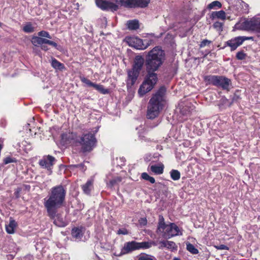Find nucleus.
<instances>
[{"instance_id":"nucleus-1","label":"nucleus","mask_w":260,"mask_h":260,"mask_svg":"<svg viewBox=\"0 0 260 260\" xmlns=\"http://www.w3.org/2000/svg\"><path fill=\"white\" fill-rule=\"evenodd\" d=\"M165 60V52L158 47H154L148 52L145 58L146 75L138 90L141 96L144 95L154 88L158 81L155 72L158 70Z\"/></svg>"},{"instance_id":"nucleus-2","label":"nucleus","mask_w":260,"mask_h":260,"mask_svg":"<svg viewBox=\"0 0 260 260\" xmlns=\"http://www.w3.org/2000/svg\"><path fill=\"white\" fill-rule=\"evenodd\" d=\"M67 188L61 184L54 186L50 189L47 197L44 200V206L50 218H53L57 210L64 206Z\"/></svg>"},{"instance_id":"nucleus-3","label":"nucleus","mask_w":260,"mask_h":260,"mask_svg":"<svg viewBox=\"0 0 260 260\" xmlns=\"http://www.w3.org/2000/svg\"><path fill=\"white\" fill-rule=\"evenodd\" d=\"M166 88L161 86L150 99L148 106L147 117L153 119L157 117L166 102Z\"/></svg>"},{"instance_id":"nucleus-4","label":"nucleus","mask_w":260,"mask_h":260,"mask_svg":"<svg viewBox=\"0 0 260 260\" xmlns=\"http://www.w3.org/2000/svg\"><path fill=\"white\" fill-rule=\"evenodd\" d=\"M150 3V0H116V4L108 2L107 10L116 11L119 9V5L129 9L145 8Z\"/></svg>"},{"instance_id":"nucleus-5","label":"nucleus","mask_w":260,"mask_h":260,"mask_svg":"<svg viewBox=\"0 0 260 260\" xmlns=\"http://www.w3.org/2000/svg\"><path fill=\"white\" fill-rule=\"evenodd\" d=\"M96 143L95 135L89 132L83 134L81 137H78L77 145L81 146V150L83 153H86L91 151L95 147Z\"/></svg>"},{"instance_id":"nucleus-6","label":"nucleus","mask_w":260,"mask_h":260,"mask_svg":"<svg viewBox=\"0 0 260 260\" xmlns=\"http://www.w3.org/2000/svg\"><path fill=\"white\" fill-rule=\"evenodd\" d=\"M212 84L229 91L232 82L230 79L224 76H212Z\"/></svg>"},{"instance_id":"nucleus-7","label":"nucleus","mask_w":260,"mask_h":260,"mask_svg":"<svg viewBox=\"0 0 260 260\" xmlns=\"http://www.w3.org/2000/svg\"><path fill=\"white\" fill-rule=\"evenodd\" d=\"M244 29L252 30L259 34L260 36V18H253L249 20H245L242 23Z\"/></svg>"},{"instance_id":"nucleus-8","label":"nucleus","mask_w":260,"mask_h":260,"mask_svg":"<svg viewBox=\"0 0 260 260\" xmlns=\"http://www.w3.org/2000/svg\"><path fill=\"white\" fill-rule=\"evenodd\" d=\"M252 37L239 36L225 42V45L231 48V51H234L246 40H252Z\"/></svg>"},{"instance_id":"nucleus-9","label":"nucleus","mask_w":260,"mask_h":260,"mask_svg":"<svg viewBox=\"0 0 260 260\" xmlns=\"http://www.w3.org/2000/svg\"><path fill=\"white\" fill-rule=\"evenodd\" d=\"M61 143L62 145L74 144L77 145L78 136L76 133H64L61 135Z\"/></svg>"},{"instance_id":"nucleus-10","label":"nucleus","mask_w":260,"mask_h":260,"mask_svg":"<svg viewBox=\"0 0 260 260\" xmlns=\"http://www.w3.org/2000/svg\"><path fill=\"white\" fill-rule=\"evenodd\" d=\"M182 235L179 227L174 223H170L164 231L166 238H170L172 237Z\"/></svg>"},{"instance_id":"nucleus-11","label":"nucleus","mask_w":260,"mask_h":260,"mask_svg":"<svg viewBox=\"0 0 260 260\" xmlns=\"http://www.w3.org/2000/svg\"><path fill=\"white\" fill-rule=\"evenodd\" d=\"M80 78L82 83L86 84L88 86L93 87L101 93L106 94L109 93V90L108 89H105L103 85L93 83L90 80L84 77H80Z\"/></svg>"},{"instance_id":"nucleus-12","label":"nucleus","mask_w":260,"mask_h":260,"mask_svg":"<svg viewBox=\"0 0 260 260\" xmlns=\"http://www.w3.org/2000/svg\"><path fill=\"white\" fill-rule=\"evenodd\" d=\"M55 160L54 157L48 155L46 156H44L42 159L40 160L39 164L42 168L46 169L48 171H51Z\"/></svg>"},{"instance_id":"nucleus-13","label":"nucleus","mask_w":260,"mask_h":260,"mask_svg":"<svg viewBox=\"0 0 260 260\" xmlns=\"http://www.w3.org/2000/svg\"><path fill=\"white\" fill-rule=\"evenodd\" d=\"M138 250L137 242L132 241L125 242L123 247L121 249L119 256H121L129 253L134 251Z\"/></svg>"},{"instance_id":"nucleus-14","label":"nucleus","mask_w":260,"mask_h":260,"mask_svg":"<svg viewBox=\"0 0 260 260\" xmlns=\"http://www.w3.org/2000/svg\"><path fill=\"white\" fill-rule=\"evenodd\" d=\"M140 73L132 70L127 72V79L126 80V86L127 87H132L136 82Z\"/></svg>"},{"instance_id":"nucleus-15","label":"nucleus","mask_w":260,"mask_h":260,"mask_svg":"<svg viewBox=\"0 0 260 260\" xmlns=\"http://www.w3.org/2000/svg\"><path fill=\"white\" fill-rule=\"evenodd\" d=\"M144 65L145 66V59L141 55H137L134 58L131 70L140 73Z\"/></svg>"},{"instance_id":"nucleus-16","label":"nucleus","mask_w":260,"mask_h":260,"mask_svg":"<svg viewBox=\"0 0 260 260\" xmlns=\"http://www.w3.org/2000/svg\"><path fill=\"white\" fill-rule=\"evenodd\" d=\"M84 231L85 228L82 226L74 227L71 231L72 236L77 239H81L84 235Z\"/></svg>"},{"instance_id":"nucleus-17","label":"nucleus","mask_w":260,"mask_h":260,"mask_svg":"<svg viewBox=\"0 0 260 260\" xmlns=\"http://www.w3.org/2000/svg\"><path fill=\"white\" fill-rule=\"evenodd\" d=\"M53 220V223L59 227H64L67 225L64 219L61 217L59 214L55 213V215L53 218H50Z\"/></svg>"},{"instance_id":"nucleus-18","label":"nucleus","mask_w":260,"mask_h":260,"mask_svg":"<svg viewBox=\"0 0 260 260\" xmlns=\"http://www.w3.org/2000/svg\"><path fill=\"white\" fill-rule=\"evenodd\" d=\"M17 223L16 221L12 218H10V222L7 225H6V231L7 233L9 234H13L15 232V230L17 226Z\"/></svg>"},{"instance_id":"nucleus-19","label":"nucleus","mask_w":260,"mask_h":260,"mask_svg":"<svg viewBox=\"0 0 260 260\" xmlns=\"http://www.w3.org/2000/svg\"><path fill=\"white\" fill-rule=\"evenodd\" d=\"M136 44V48L138 49L144 50L146 49L150 44L147 40H142L139 38H136L135 41Z\"/></svg>"},{"instance_id":"nucleus-20","label":"nucleus","mask_w":260,"mask_h":260,"mask_svg":"<svg viewBox=\"0 0 260 260\" xmlns=\"http://www.w3.org/2000/svg\"><path fill=\"white\" fill-rule=\"evenodd\" d=\"M93 181L91 180H88L86 183L81 186V188L83 192L87 194L90 195L91 190L93 189Z\"/></svg>"},{"instance_id":"nucleus-21","label":"nucleus","mask_w":260,"mask_h":260,"mask_svg":"<svg viewBox=\"0 0 260 260\" xmlns=\"http://www.w3.org/2000/svg\"><path fill=\"white\" fill-rule=\"evenodd\" d=\"M151 172L156 175L162 174L164 172V165L160 163L158 165H151L150 166Z\"/></svg>"},{"instance_id":"nucleus-22","label":"nucleus","mask_w":260,"mask_h":260,"mask_svg":"<svg viewBox=\"0 0 260 260\" xmlns=\"http://www.w3.org/2000/svg\"><path fill=\"white\" fill-rule=\"evenodd\" d=\"M52 67L56 69L62 71L65 69V66L63 63L59 62L55 58H53L51 61Z\"/></svg>"},{"instance_id":"nucleus-23","label":"nucleus","mask_w":260,"mask_h":260,"mask_svg":"<svg viewBox=\"0 0 260 260\" xmlns=\"http://www.w3.org/2000/svg\"><path fill=\"white\" fill-rule=\"evenodd\" d=\"M168 224H166L165 222V219L162 215L159 216L157 230L160 232H164Z\"/></svg>"},{"instance_id":"nucleus-24","label":"nucleus","mask_w":260,"mask_h":260,"mask_svg":"<svg viewBox=\"0 0 260 260\" xmlns=\"http://www.w3.org/2000/svg\"><path fill=\"white\" fill-rule=\"evenodd\" d=\"M225 17V12L223 10L212 12V19L216 18L224 21Z\"/></svg>"},{"instance_id":"nucleus-25","label":"nucleus","mask_w":260,"mask_h":260,"mask_svg":"<svg viewBox=\"0 0 260 260\" xmlns=\"http://www.w3.org/2000/svg\"><path fill=\"white\" fill-rule=\"evenodd\" d=\"M127 28L129 30H136L139 27V22L137 20H129L127 22Z\"/></svg>"},{"instance_id":"nucleus-26","label":"nucleus","mask_w":260,"mask_h":260,"mask_svg":"<svg viewBox=\"0 0 260 260\" xmlns=\"http://www.w3.org/2000/svg\"><path fill=\"white\" fill-rule=\"evenodd\" d=\"M160 243L161 244V246L167 247L168 248L172 250H174L176 248L175 243L173 241H161Z\"/></svg>"},{"instance_id":"nucleus-27","label":"nucleus","mask_w":260,"mask_h":260,"mask_svg":"<svg viewBox=\"0 0 260 260\" xmlns=\"http://www.w3.org/2000/svg\"><path fill=\"white\" fill-rule=\"evenodd\" d=\"M122 181V178L120 176H117L114 177L111 180L109 181V182L108 184V185L112 188L113 186L118 185L120 182Z\"/></svg>"},{"instance_id":"nucleus-28","label":"nucleus","mask_w":260,"mask_h":260,"mask_svg":"<svg viewBox=\"0 0 260 260\" xmlns=\"http://www.w3.org/2000/svg\"><path fill=\"white\" fill-rule=\"evenodd\" d=\"M108 2L105 0H95L96 6L103 10H107Z\"/></svg>"},{"instance_id":"nucleus-29","label":"nucleus","mask_w":260,"mask_h":260,"mask_svg":"<svg viewBox=\"0 0 260 260\" xmlns=\"http://www.w3.org/2000/svg\"><path fill=\"white\" fill-rule=\"evenodd\" d=\"M22 30L26 33H31L35 31V27L33 26L32 23L29 22H27L26 24L23 26Z\"/></svg>"},{"instance_id":"nucleus-30","label":"nucleus","mask_w":260,"mask_h":260,"mask_svg":"<svg viewBox=\"0 0 260 260\" xmlns=\"http://www.w3.org/2000/svg\"><path fill=\"white\" fill-rule=\"evenodd\" d=\"M152 244L150 242H137V246L138 250L139 249H146L149 248L151 247Z\"/></svg>"},{"instance_id":"nucleus-31","label":"nucleus","mask_w":260,"mask_h":260,"mask_svg":"<svg viewBox=\"0 0 260 260\" xmlns=\"http://www.w3.org/2000/svg\"><path fill=\"white\" fill-rule=\"evenodd\" d=\"M186 249L191 254H196L199 253L198 249L193 244L190 243L186 244Z\"/></svg>"},{"instance_id":"nucleus-32","label":"nucleus","mask_w":260,"mask_h":260,"mask_svg":"<svg viewBox=\"0 0 260 260\" xmlns=\"http://www.w3.org/2000/svg\"><path fill=\"white\" fill-rule=\"evenodd\" d=\"M172 179L174 181L178 180L180 178V173L177 170H172L170 172Z\"/></svg>"},{"instance_id":"nucleus-33","label":"nucleus","mask_w":260,"mask_h":260,"mask_svg":"<svg viewBox=\"0 0 260 260\" xmlns=\"http://www.w3.org/2000/svg\"><path fill=\"white\" fill-rule=\"evenodd\" d=\"M141 178L144 180L149 181L152 184L155 182V179L153 177L150 176L147 173L145 172L142 173Z\"/></svg>"},{"instance_id":"nucleus-34","label":"nucleus","mask_w":260,"mask_h":260,"mask_svg":"<svg viewBox=\"0 0 260 260\" xmlns=\"http://www.w3.org/2000/svg\"><path fill=\"white\" fill-rule=\"evenodd\" d=\"M42 38L39 36H34L32 37L31 42V43L35 46H41Z\"/></svg>"},{"instance_id":"nucleus-35","label":"nucleus","mask_w":260,"mask_h":260,"mask_svg":"<svg viewBox=\"0 0 260 260\" xmlns=\"http://www.w3.org/2000/svg\"><path fill=\"white\" fill-rule=\"evenodd\" d=\"M138 260H155V259L152 255L145 253H142L139 255Z\"/></svg>"},{"instance_id":"nucleus-36","label":"nucleus","mask_w":260,"mask_h":260,"mask_svg":"<svg viewBox=\"0 0 260 260\" xmlns=\"http://www.w3.org/2000/svg\"><path fill=\"white\" fill-rule=\"evenodd\" d=\"M71 169L79 168L80 170L84 172L86 170V167L84 164L81 163L77 165H71L70 166Z\"/></svg>"},{"instance_id":"nucleus-37","label":"nucleus","mask_w":260,"mask_h":260,"mask_svg":"<svg viewBox=\"0 0 260 260\" xmlns=\"http://www.w3.org/2000/svg\"><path fill=\"white\" fill-rule=\"evenodd\" d=\"M223 24V22L216 21L214 23L213 27L218 32H220L222 30Z\"/></svg>"},{"instance_id":"nucleus-38","label":"nucleus","mask_w":260,"mask_h":260,"mask_svg":"<svg viewBox=\"0 0 260 260\" xmlns=\"http://www.w3.org/2000/svg\"><path fill=\"white\" fill-rule=\"evenodd\" d=\"M38 35L41 38L44 37V38H46L50 39L52 38V37L50 36V35L49 34V33L48 31H45V30H41V31H39L38 33Z\"/></svg>"},{"instance_id":"nucleus-39","label":"nucleus","mask_w":260,"mask_h":260,"mask_svg":"<svg viewBox=\"0 0 260 260\" xmlns=\"http://www.w3.org/2000/svg\"><path fill=\"white\" fill-rule=\"evenodd\" d=\"M3 162L5 165H7L11 162H17V160L15 158L7 157L4 159Z\"/></svg>"},{"instance_id":"nucleus-40","label":"nucleus","mask_w":260,"mask_h":260,"mask_svg":"<svg viewBox=\"0 0 260 260\" xmlns=\"http://www.w3.org/2000/svg\"><path fill=\"white\" fill-rule=\"evenodd\" d=\"M246 56V54L243 50L238 52L236 54V58L238 60H243L245 58Z\"/></svg>"},{"instance_id":"nucleus-41","label":"nucleus","mask_w":260,"mask_h":260,"mask_svg":"<svg viewBox=\"0 0 260 260\" xmlns=\"http://www.w3.org/2000/svg\"><path fill=\"white\" fill-rule=\"evenodd\" d=\"M222 7L221 3L217 1L212 2V9H218Z\"/></svg>"},{"instance_id":"nucleus-42","label":"nucleus","mask_w":260,"mask_h":260,"mask_svg":"<svg viewBox=\"0 0 260 260\" xmlns=\"http://www.w3.org/2000/svg\"><path fill=\"white\" fill-rule=\"evenodd\" d=\"M139 223L141 226H145L147 224V220L146 218H140L138 220Z\"/></svg>"},{"instance_id":"nucleus-43","label":"nucleus","mask_w":260,"mask_h":260,"mask_svg":"<svg viewBox=\"0 0 260 260\" xmlns=\"http://www.w3.org/2000/svg\"><path fill=\"white\" fill-rule=\"evenodd\" d=\"M117 234L118 235H127L128 234V232L127 229L123 228V229H119L117 232Z\"/></svg>"},{"instance_id":"nucleus-44","label":"nucleus","mask_w":260,"mask_h":260,"mask_svg":"<svg viewBox=\"0 0 260 260\" xmlns=\"http://www.w3.org/2000/svg\"><path fill=\"white\" fill-rule=\"evenodd\" d=\"M22 190V188L21 187H18L16 189L14 192V195L16 198H19L20 197V193Z\"/></svg>"},{"instance_id":"nucleus-45","label":"nucleus","mask_w":260,"mask_h":260,"mask_svg":"<svg viewBox=\"0 0 260 260\" xmlns=\"http://www.w3.org/2000/svg\"><path fill=\"white\" fill-rule=\"evenodd\" d=\"M217 249L220 250H229V247L225 245L221 244L219 246H214Z\"/></svg>"},{"instance_id":"nucleus-46","label":"nucleus","mask_w":260,"mask_h":260,"mask_svg":"<svg viewBox=\"0 0 260 260\" xmlns=\"http://www.w3.org/2000/svg\"><path fill=\"white\" fill-rule=\"evenodd\" d=\"M204 79L206 84H210L211 82V76H205Z\"/></svg>"},{"instance_id":"nucleus-47","label":"nucleus","mask_w":260,"mask_h":260,"mask_svg":"<svg viewBox=\"0 0 260 260\" xmlns=\"http://www.w3.org/2000/svg\"><path fill=\"white\" fill-rule=\"evenodd\" d=\"M181 113L183 115L187 116L190 114V111L186 110V108H183L181 110Z\"/></svg>"},{"instance_id":"nucleus-48","label":"nucleus","mask_w":260,"mask_h":260,"mask_svg":"<svg viewBox=\"0 0 260 260\" xmlns=\"http://www.w3.org/2000/svg\"><path fill=\"white\" fill-rule=\"evenodd\" d=\"M210 42H211L210 41H208V40H204V41H203L201 43L200 47H205L207 44L209 45L210 43Z\"/></svg>"},{"instance_id":"nucleus-49","label":"nucleus","mask_w":260,"mask_h":260,"mask_svg":"<svg viewBox=\"0 0 260 260\" xmlns=\"http://www.w3.org/2000/svg\"><path fill=\"white\" fill-rule=\"evenodd\" d=\"M48 44L53 46V47H54V48H55L56 49H57L58 45L55 42H53L52 41L49 40V42H48Z\"/></svg>"},{"instance_id":"nucleus-50","label":"nucleus","mask_w":260,"mask_h":260,"mask_svg":"<svg viewBox=\"0 0 260 260\" xmlns=\"http://www.w3.org/2000/svg\"><path fill=\"white\" fill-rule=\"evenodd\" d=\"M49 41V40H48V39H47L46 38H42L41 45H43L44 44H48Z\"/></svg>"},{"instance_id":"nucleus-51","label":"nucleus","mask_w":260,"mask_h":260,"mask_svg":"<svg viewBox=\"0 0 260 260\" xmlns=\"http://www.w3.org/2000/svg\"><path fill=\"white\" fill-rule=\"evenodd\" d=\"M211 56V54L210 52L207 54H206L203 56V61H205L206 59H207L208 60H209L208 56L210 57Z\"/></svg>"},{"instance_id":"nucleus-52","label":"nucleus","mask_w":260,"mask_h":260,"mask_svg":"<svg viewBox=\"0 0 260 260\" xmlns=\"http://www.w3.org/2000/svg\"><path fill=\"white\" fill-rule=\"evenodd\" d=\"M41 48L43 50H44V51H47L49 49L47 46H45L44 45H41Z\"/></svg>"},{"instance_id":"nucleus-53","label":"nucleus","mask_w":260,"mask_h":260,"mask_svg":"<svg viewBox=\"0 0 260 260\" xmlns=\"http://www.w3.org/2000/svg\"><path fill=\"white\" fill-rule=\"evenodd\" d=\"M211 7H212V6H211V3L210 4H209L207 6V8L209 9H211Z\"/></svg>"},{"instance_id":"nucleus-54","label":"nucleus","mask_w":260,"mask_h":260,"mask_svg":"<svg viewBox=\"0 0 260 260\" xmlns=\"http://www.w3.org/2000/svg\"><path fill=\"white\" fill-rule=\"evenodd\" d=\"M3 25V23H2L1 22H0V27H2Z\"/></svg>"},{"instance_id":"nucleus-55","label":"nucleus","mask_w":260,"mask_h":260,"mask_svg":"<svg viewBox=\"0 0 260 260\" xmlns=\"http://www.w3.org/2000/svg\"><path fill=\"white\" fill-rule=\"evenodd\" d=\"M173 260H180L178 258H174Z\"/></svg>"},{"instance_id":"nucleus-56","label":"nucleus","mask_w":260,"mask_h":260,"mask_svg":"<svg viewBox=\"0 0 260 260\" xmlns=\"http://www.w3.org/2000/svg\"><path fill=\"white\" fill-rule=\"evenodd\" d=\"M208 15L210 16V18H211V14H208Z\"/></svg>"}]
</instances>
